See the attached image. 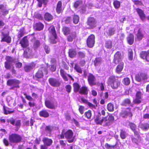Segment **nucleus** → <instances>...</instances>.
<instances>
[{
  "mask_svg": "<svg viewBox=\"0 0 149 149\" xmlns=\"http://www.w3.org/2000/svg\"><path fill=\"white\" fill-rule=\"evenodd\" d=\"M54 127L50 125L46 126L45 129V133L46 136H48V134H50L52 131L53 130Z\"/></svg>",
  "mask_w": 149,
  "mask_h": 149,
  "instance_id": "aec40b11",
  "label": "nucleus"
},
{
  "mask_svg": "<svg viewBox=\"0 0 149 149\" xmlns=\"http://www.w3.org/2000/svg\"><path fill=\"white\" fill-rule=\"evenodd\" d=\"M113 5L116 9L119 8L120 5V2L117 0H115L113 2Z\"/></svg>",
  "mask_w": 149,
  "mask_h": 149,
  "instance_id": "c03bdc74",
  "label": "nucleus"
},
{
  "mask_svg": "<svg viewBox=\"0 0 149 149\" xmlns=\"http://www.w3.org/2000/svg\"><path fill=\"white\" fill-rule=\"evenodd\" d=\"M1 41L6 42L8 43H10L11 42V38L7 34H4L3 35V37Z\"/></svg>",
  "mask_w": 149,
  "mask_h": 149,
  "instance_id": "cd10ccee",
  "label": "nucleus"
},
{
  "mask_svg": "<svg viewBox=\"0 0 149 149\" xmlns=\"http://www.w3.org/2000/svg\"><path fill=\"white\" fill-rule=\"evenodd\" d=\"M121 53L119 52H117L114 55L113 63L115 64H118L121 61Z\"/></svg>",
  "mask_w": 149,
  "mask_h": 149,
  "instance_id": "9d476101",
  "label": "nucleus"
},
{
  "mask_svg": "<svg viewBox=\"0 0 149 149\" xmlns=\"http://www.w3.org/2000/svg\"><path fill=\"white\" fill-rule=\"evenodd\" d=\"M79 111L81 114H83L84 111V107L82 106H79Z\"/></svg>",
  "mask_w": 149,
  "mask_h": 149,
  "instance_id": "0e129e2a",
  "label": "nucleus"
},
{
  "mask_svg": "<svg viewBox=\"0 0 149 149\" xmlns=\"http://www.w3.org/2000/svg\"><path fill=\"white\" fill-rule=\"evenodd\" d=\"M120 115L123 118H127V117H132V114L130 109L128 108L126 109L122 110L120 113Z\"/></svg>",
  "mask_w": 149,
  "mask_h": 149,
  "instance_id": "423d86ee",
  "label": "nucleus"
},
{
  "mask_svg": "<svg viewBox=\"0 0 149 149\" xmlns=\"http://www.w3.org/2000/svg\"><path fill=\"white\" fill-rule=\"evenodd\" d=\"M84 115L88 119H90L91 118L92 116L91 111V110H88V111L85 113Z\"/></svg>",
  "mask_w": 149,
  "mask_h": 149,
  "instance_id": "864d4df0",
  "label": "nucleus"
},
{
  "mask_svg": "<svg viewBox=\"0 0 149 149\" xmlns=\"http://www.w3.org/2000/svg\"><path fill=\"white\" fill-rule=\"evenodd\" d=\"M35 66V64L32 63L29 65H26L24 67L25 71L26 72H29Z\"/></svg>",
  "mask_w": 149,
  "mask_h": 149,
  "instance_id": "393cba45",
  "label": "nucleus"
},
{
  "mask_svg": "<svg viewBox=\"0 0 149 149\" xmlns=\"http://www.w3.org/2000/svg\"><path fill=\"white\" fill-rule=\"evenodd\" d=\"M120 136L122 139H124L127 136V134L125 132L121 130L120 131Z\"/></svg>",
  "mask_w": 149,
  "mask_h": 149,
  "instance_id": "603ef678",
  "label": "nucleus"
},
{
  "mask_svg": "<svg viewBox=\"0 0 149 149\" xmlns=\"http://www.w3.org/2000/svg\"><path fill=\"white\" fill-rule=\"evenodd\" d=\"M131 101L129 99H126L123 101L122 103V105L124 106H127L130 104Z\"/></svg>",
  "mask_w": 149,
  "mask_h": 149,
  "instance_id": "de8ad7c7",
  "label": "nucleus"
},
{
  "mask_svg": "<svg viewBox=\"0 0 149 149\" xmlns=\"http://www.w3.org/2000/svg\"><path fill=\"white\" fill-rule=\"evenodd\" d=\"M45 69V68L44 69H43V68H40L36 73L35 77L38 79L42 78L43 76L42 70H43Z\"/></svg>",
  "mask_w": 149,
  "mask_h": 149,
  "instance_id": "4be33fe9",
  "label": "nucleus"
},
{
  "mask_svg": "<svg viewBox=\"0 0 149 149\" xmlns=\"http://www.w3.org/2000/svg\"><path fill=\"white\" fill-rule=\"evenodd\" d=\"M133 53L132 49H129L128 50V56L129 59L130 60H132L133 59Z\"/></svg>",
  "mask_w": 149,
  "mask_h": 149,
  "instance_id": "79ce46f5",
  "label": "nucleus"
},
{
  "mask_svg": "<svg viewBox=\"0 0 149 149\" xmlns=\"http://www.w3.org/2000/svg\"><path fill=\"white\" fill-rule=\"evenodd\" d=\"M40 42L38 40H36L35 41L33 44V47L35 49H36L40 45Z\"/></svg>",
  "mask_w": 149,
  "mask_h": 149,
  "instance_id": "680f3d73",
  "label": "nucleus"
},
{
  "mask_svg": "<svg viewBox=\"0 0 149 149\" xmlns=\"http://www.w3.org/2000/svg\"><path fill=\"white\" fill-rule=\"evenodd\" d=\"M62 2L61 1H59L57 5L56 11L57 13L59 14L62 11Z\"/></svg>",
  "mask_w": 149,
  "mask_h": 149,
  "instance_id": "c756f323",
  "label": "nucleus"
},
{
  "mask_svg": "<svg viewBox=\"0 0 149 149\" xmlns=\"http://www.w3.org/2000/svg\"><path fill=\"white\" fill-rule=\"evenodd\" d=\"M95 36L92 34L89 36L87 40L86 43L88 46L90 48L93 47L95 43Z\"/></svg>",
  "mask_w": 149,
  "mask_h": 149,
  "instance_id": "39448f33",
  "label": "nucleus"
},
{
  "mask_svg": "<svg viewBox=\"0 0 149 149\" xmlns=\"http://www.w3.org/2000/svg\"><path fill=\"white\" fill-rule=\"evenodd\" d=\"M49 32L53 36L54 38L56 39V33L54 27L53 26H51L49 28Z\"/></svg>",
  "mask_w": 149,
  "mask_h": 149,
  "instance_id": "a878e982",
  "label": "nucleus"
},
{
  "mask_svg": "<svg viewBox=\"0 0 149 149\" xmlns=\"http://www.w3.org/2000/svg\"><path fill=\"white\" fill-rule=\"evenodd\" d=\"M94 120L97 124L102 125L103 124V125H104L107 120V117H102L99 113L95 116Z\"/></svg>",
  "mask_w": 149,
  "mask_h": 149,
  "instance_id": "20e7f679",
  "label": "nucleus"
},
{
  "mask_svg": "<svg viewBox=\"0 0 149 149\" xmlns=\"http://www.w3.org/2000/svg\"><path fill=\"white\" fill-rule=\"evenodd\" d=\"M10 122L12 125H15L16 127V131H17L20 127L21 125V120H19L15 121L14 120H11Z\"/></svg>",
  "mask_w": 149,
  "mask_h": 149,
  "instance_id": "4468645a",
  "label": "nucleus"
},
{
  "mask_svg": "<svg viewBox=\"0 0 149 149\" xmlns=\"http://www.w3.org/2000/svg\"><path fill=\"white\" fill-rule=\"evenodd\" d=\"M76 35L75 33H73L70 35L68 37L67 39L69 42H72L73 39L76 37Z\"/></svg>",
  "mask_w": 149,
  "mask_h": 149,
  "instance_id": "c9c22d12",
  "label": "nucleus"
},
{
  "mask_svg": "<svg viewBox=\"0 0 149 149\" xmlns=\"http://www.w3.org/2000/svg\"><path fill=\"white\" fill-rule=\"evenodd\" d=\"M24 34V32L22 30H21L18 33V37L20 38L23 36Z\"/></svg>",
  "mask_w": 149,
  "mask_h": 149,
  "instance_id": "338daca9",
  "label": "nucleus"
},
{
  "mask_svg": "<svg viewBox=\"0 0 149 149\" xmlns=\"http://www.w3.org/2000/svg\"><path fill=\"white\" fill-rule=\"evenodd\" d=\"M40 116L44 117H47L49 116V113L45 110H43L40 112Z\"/></svg>",
  "mask_w": 149,
  "mask_h": 149,
  "instance_id": "4c0bfd02",
  "label": "nucleus"
},
{
  "mask_svg": "<svg viewBox=\"0 0 149 149\" xmlns=\"http://www.w3.org/2000/svg\"><path fill=\"white\" fill-rule=\"evenodd\" d=\"M48 81L50 84L54 87H57L59 86L60 83L59 80L56 79L51 78L49 79Z\"/></svg>",
  "mask_w": 149,
  "mask_h": 149,
  "instance_id": "0eeeda50",
  "label": "nucleus"
},
{
  "mask_svg": "<svg viewBox=\"0 0 149 149\" xmlns=\"http://www.w3.org/2000/svg\"><path fill=\"white\" fill-rule=\"evenodd\" d=\"M3 109L4 113L5 114H10L13 113L14 111H10L9 110H7L6 109L5 106L3 107Z\"/></svg>",
  "mask_w": 149,
  "mask_h": 149,
  "instance_id": "e2e57ef3",
  "label": "nucleus"
},
{
  "mask_svg": "<svg viewBox=\"0 0 149 149\" xmlns=\"http://www.w3.org/2000/svg\"><path fill=\"white\" fill-rule=\"evenodd\" d=\"M114 120V117L112 115H109L108 118H107V120L105 122L104 126H107L111 124L110 122L113 121Z\"/></svg>",
  "mask_w": 149,
  "mask_h": 149,
  "instance_id": "5701e85b",
  "label": "nucleus"
},
{
  "mask_svg": "<svg viewBox=\"0 0 149 149\" xmlns=\"http://www.w3.org/2000/svg\"><path fill=\"white\" fill-rule=\"evenodd\" d=\"M96 22L93 17H90L88 20L87 24L90 28H93L96 26Z\"/></svg>",
  "mask_w": 149,
  "mask_h": 149,
  "instance_id": "ddd939ff",
  "label": "nucleus"
},
{
  "mask_svg": "<svg viewBox=\"0 0 149 149\" xmlns=\"http://www.w3.org/2000/svg\"><path fill=\"white\" fill-rule=\"evenodd\" d=\"M42 141L44 144L48 146H50L53 142L51 139L47 137H44L42 139Z\"/></svg>",
  "mask_w": 149,
  "mask_h": 149,
  "instance_id": "dca6fc26",
  "label": "nucleus"
},
{
  "mask_svg": "<svg viewBox=\"0 0 149 149\" xmlns=\"http://www.w3.org/2000/svg\"><path fill=\"white\" fill-rule=\"evenodd\" d=\"M56 69V65L55 63L54 64H52L50 70L52 71H54Z\"/></svg>",
  "mask_w": 149,
  "mask_h": 149,
  "instance_id": "774afa93",
  "label": "nucleus"
},
{
  "mask_svg": "<svg viewBox=\"0 0 149 149\" xmlns=\"http://www.w3.org/2000/svg\"><path fill=\"white\" fill-rule=\"evenodd\" d=\"M34 28L36 30L40 31L44 27V25L41 23L39 22L34 24L33 25Z\"/></svg>",
  "mask_w": 149,
  "mask_h": 149,
  "instance_id": "6ab92c4d",
  "label": "nucleus"
},
{
  "mask_svg": "<svg viewBox=\"0 0 149 149\" xmlns=\"http://www.w3.org/2000/svg\"><path fill=\"white\" fill-rule=\"evenodd\" d=\"M73 132L72 130H69L65 132L64 130L61 135L60 137L61 139H63L64 137L68 139L69 143H72L73 142L74 137L73 136Z\"/></svg>",
  "mask_w": 149,
  "mask_h": 149,
  "instance_id": "f257e3e1",
  "label": "nucleus"
},
{
  "mask_svg": "<svg viewBox=\"0 0 149 149\" xmlns=\"http://www.w3.org/2000/svg\"><path fill=\"white\" fill-rule=\"evenodd\" d=\"M79 92L80 94L86 95L88 93L87 88L84 86H82L80 88Z\"/></svg>",
  "mask_w": 149,
  "mask_h": 149,
  "instance_id": "b1692460",
  "label": "nucleus"
},
{
  "mask_svg": "<svg viewBox=\"0 0 149 149\" xmlns=\"http://www.w3.org/2000/svg\"><path fill=\"white\" fill-rule=\"evenodd\" d=\"M107 108L109 111L111 112L113 111L114 109L113 104L111 103L108 104L107 106Z\"/></svg>",
  "mask_w": 149,
  "mask_h": 149,
  "instance_id": "58836bf2",
  "label": "nucleus"
},
{
  "mask_svg": "<svg viewBox=\"0 0 149 149\" xmlns=\"http://www.w3.org/2000/svg\"><path fill=\"white\" fill-rule=\"evenodd\" d=\"M20 43L22 47L25 48L27 47L29 44L27 37L25 36L21 40Z\"/></svg>",
  "mask_w": 149,
  "mask_h": 149,
  "instance_id": "2eb2a0df",
  "label": "nucleus"
},
{
  "mask_svg": "<svg viewBox=\"0 0 149 149\" xmlns=\"http://www.w3.org/2000/svg\"><path fill=\"white\" fill-rule=\"evenodd\" d=\"M63 31L65 35H67L69 33V28L67 27H64L63 28Z\"/></svg>",
  "mask_w": 149,
  "mask_h": 149,
  "instance_id": "052dcab7",
  "label": "nucleus"
},
{
  "mask_svg": "<svg viewBox=\"0 0 149 149\" xmlns=\"http://www.w3.org/2000/svg\"><path fill=\"white\" fill-rule=\"evenodd\" d=\"M73 22L75 24L78 23L79 20V17L77 15H74L73 17Z\"/></svg>",
  "mask_w": 149,
  "mask_h": 149,
  "instance_id": "09e8293b",
  "label": "nucleus"
},
{
  "mask_svg": "<svg viewBox=\"0 0 149 149\" xmlns=\"http://www.w3.org/2000/svg\"><path fill=\"white\" fill-rule=\"evenodd\" d=\"M31 50L28 48L24 50L23 55L24 57L27 58L29 57V56L31 55Z\"/></svg>",
  "mask_w": 149,
  "mask_h": 149,
  "instance_id": "2f4dec72",
  "label": "nucleus"
},
{
  "mask_svg": "<svg viewBox=\"0 0 149 149\" xmlns=\"http://www.w3.org/2000/svg\"><path fill=\"white\" fill-rule=\"evenodd\" d=\"M128 126L132 130H134L136 129V126L135 124L132 123H129Z\"/></svg>",
  "mask_w": 149,
  "mask_h": 149,
  "instance_id": "6e6d98bb",
  "label": "nucleus"
},
{
  "mask_svg": "<svg viewBox=\"0 0 149 149\" xmlns=\"http://www.w3.org/2000/svg\"><path fill=\"white\" fill-rule=\"evenodd\" d=\"M116 30L114 28H111L107 32V34L109 36H111L114 34Z\"/></svg>",
  "mask_w": 149,
  "mask_h": 149,
  "instance_id": "49530a36",
  "label": "nucleus"
},
{
  "mask_svg": "<svg viewBox=\"0 0 149 149\" xmlns=\"http://www.w3.org/2000/svg\"><path fill=\"white\" fill-rule=\"evenodd\" d=\"M147 52H142L140 54L141 58L144 59H146L147 61Z\"/></svg>",
  "mask_w": 149,
  "mask_h": 149,
  "instance_id": "8fccbe9b",
  "label": "nucleus"
},
{
  "mask_svg": "<svg viewBox=\"0 0 149 149\" xmlns=\"http://www.w3.org/2000/svg\"><path fill=\"white\" fill-rule=\"evenodd\" d=\"M112 42L110 40L107 41L105 42V47L108 49L111 48Z\"/></svg>",
  "mask_w": 149,
  "mask_h": 149,
  "instance_id": "37998d69",
  "label": "nucleus"
},
{
  "mask_svg": "<svg viewBox=\"0 0 149 149\" xmlns=\"http://www.w3.org/2000/svg\"><path fill=\"white\" fill-rule=\"evenodd\" d=\"M102 62V58L100 57L96 58L94 61V65L95 66L99 65Z\"/></svg>",
  "mask_w": 149,
  "mask_h": 149,
  "instance_id": "473e14b6",
  "label": "nucleus"
},
{
  "mask_svg": "<svg viewBox=\"0 0 149 149\" xmlns=\"http://www.w3.org/2000/svg\"><path fill=\"white\" fill-rule=\"evenodd\" d=\"M147 78V75L144 73H139L136 75V80L139 81H141L142 80H144Z\"/></svg>",
  "mask_w": 149,
  "mask_h": 149,
  "instance_id": "9b49d317",
  "label": "nucleus"
},
{
  "mask_svg": "<svg viewBox=\"0 0 149 149\" xmlns=\"http://www.w3.org/2000/svg\"><path fill=\"white\" fill-rule=\"evenodd\" d=\"M53 16L48 13H46L45 14L44 18L47 21H51L53 19Z\"/></svg>",
  "mask_w": 149,
  "mask_h": 149,
  "instance_id": "bb28decb",
  "label": "nucleus"
},
{
  "mask_svg": "<svg viewBox=\"0 0 149 149\" xmlns=\"http://www.w3.org/2000/svg\"><path fill=\"white\" fill-rule=\"evenodd\" d=\"M77 54V52L75 49H71L69 50V55L71 58H73Z\"/></svg>",
  "mask_w": 149,
  "mask_h": 149,
  "instance_id": "c85d7f7f",
  "label": "nucleus"
},
{
  "mask_svg": "<svg viewBox=\"0 0 149 149\" xmlns=\"http://www.w3.org/2000/svg\"><path fill=\"white\" fill-rule=\"evenodd\" d=\"M134 4L137 6H141L143 5L142 2L141 1L135 0H132Z\"/></svg>",
  "mask_w": 149,
  "mask_h": 149,
  "instance_id": "13d9d810",
  "label": "nucleus"
},
{
  "mask_svg": "<svg viewBox=\"0 0 149 149\" xmlns=\"http://www.w3.org/2000/svg\"><path fill=\"white\" fill-rule=\"evenodd\" d=\"M88 80L90 85L93 86L95 85V78L93 74H89L88 76Z\"/></svg>",
  "mask_w": 149,
  "mask_h": 149,
  "instance_id": "f8f14e48",
  "label": "nucleus"
},
{
  "mask_svg": "<svg viewBox=\"0 0 149 149\" xmlns=\"http://www.w3.org/2000/svg\"><path fill=\"white\" fill-rule=\"evenodd\" d=\"M19 83L20 82L18 80L15 79H9L7 82L8 85L17 88H19Z\"/></svg>",
  "mask_w": 149,
  "mask_h": 149,
  "instance_id": "6e6552de",
  "label": "nucleus"
},
{
  "mask_svg": "<svg viewBox=\"0 0 149 149\" xmlns=\"http://www.w3.org/2000/svg\"><path fill=\"white\" fill-rule=\"evenodd\" d=\"M60 72L61 76L65 81H68V77H69L71 80H74L72 77L69 74H67L63 70L61 69L60 70Z\"/></svg>",
  "mask_w": 149,
  "mask_h": 149,
  "instance_id": "1a4fd4ad",
  "label": "nucleus"
},
{
  "mask_svg": "<svg viewBox=\"0 0 149 149\" xmlns=\"http://www.w3.org/2000/svg\"><path fill=\"white\" fill-rule=\"evenodd\" d=\"M130 83V80L129 78L126 77L124 78L123 80V83L126 85H128Z\"/></svg>",
  "mask_w": 149,
  "mask_h": 149,
  "instance_id": "4d7b16f0",
  "label": "nucleus"
},
{
  "mask_svg": "<svg viewBox=\"0 0 149 149\" xmlns=\"http://www.w3.org/2000/svg\"><path fill=\"white\" fill-rule=\"evenodd\" d=\"M139 127L141 128L142 130L146 131L148 130L149 128V124L148 123H140L139 124Z\"/></svg>",
  "mask_w": 149,
  "mask_h": 149,
  "instance_id": "412c9836",
  "label": "nucleus"
},
{
  "mask_svg": "<svg viewBox=\"0 0 149 149\" xmlns=\"http://www.w3.org/2000/svg\"><path fill=\"white\" fill-rule=\"evenodd\" d=\"M108 83L113 89L117 88L120 84L117 77L114 76L109 77L108 79Z\"/></svg>",
  "mask_w": 149,
  "mask_h": 149,
  "instance_id": "f03ea898",
  "label": "nucleus"
},
{
  "mask_svg": "<svg viewBox=\"0 0 149 149\" xmlns=\"http://www.w3.org/2000/svg\"><path fill=\"white\" fill-rule=\"evenodd\" d=\"M127 41L128 43L130 45L133 44L134 41V36L132 34L130 35L127 38Z\"/></svg>",
  "mask_w": 149,
  "mask_h": 149,
  "instance_id": "7c9ffc66",
  "label": "nucleus"
},
{
  "mask_svg": "<svg viewBox=\"0 0 149 149\" xmlns=\"http://www.w3.org/2000/svg\"><path fill=\"white\" fill-rule=\"evenodd\" d=\"M6 62H8L10 63L15 62L14 59L9 56H6Z\"/></svg>",
  "mask_w": 149,
  "mask_h": 149,
  "instance_id": "bf43d9fd",
  "label": "nucleus"
},
{
  "mask_svg": "<svg viewBox=\"0 0 149 149\" xmlns=\"http://www.w3.org/2000/svg\"><path fill=\"white\" fill-rule=\"evenodd\" d=\"M137 39L139 40H141L143 37V35L140 30L138 31L137 33L136 34Z\"/></svg>",
  "mask_w": 149,
  "mask_h": 149,
  "instance_id": "a18cd8bd",
  "label": "nucleus"
},
{
  "mask_svg": "<svg viewBox=\"0 0 149 149\" xmlns=\"http://www.w3.org/2000/svg\"><path fill=\"white\" fill-rule=\"evenodd\" d=\"M45 104L46 106L48 108L51 109H54V105L53 101L49 100H46L45 101Z\"/></svg>",
  "mask_w": 149,
  "mask_h": 149,
  "instance_id": "a211bd4d",
  "label": "nucleus"
},
{
  "mask_svg": "<svg viewBox=\"0 0 149 149\" xmlns=\"http://www.w3.org/2000/svg\"><path fill=\"white\" fill-rule=\"evenodd\" d=\"M123 63H121L117 67L116 69V72L117 73H120L122 70L123 68Z\"/></svg>",
  "mask_w": 149,
  "mask_h": 149,
  "instance_id": "72a5a7b5",
  "label": "nucleus"
},
{
  "mask_svg": "<svg viewBox=\"0 0 149 149\" xmlns=\"http://www.w3.org/2000/svg\"><path fill=\"white\" fill-rule=\"evenodd\" d=\"M74 70L78 72L79 73H82V70L81 68L76 63L75 64V66L74 68Z\"/></svg>",
  "mask_w": 149,
  "mask_h": 149,
  "instance_id": "a19ab883",
  "label": "nucleus"
},
{
  "mask_svg": "<svg viewBox=\"0 0 149 149\" xmlns=\"http://www.w3.org/2000/svg\"><path fill=\"white\" fill-rule=\"evenodd\" d=\"M87 105L91 109H92L93 110H94V109H96L97 108V105H94L89 102H87Z\"/></svg>",
  "mask_w": 149,
  "mask_h": 149,
  "instance_id": "5fc2aeb1",
  "label": "nucleus"
},
{
  "mask_svg": "<svg viewBox=\"0 0 149 149\" xmlns=\"http://www.w3.org/2000/svg\"><path fill=\"white\" fill-rule=\"evenodd\" d=\"M0 9L3 14L6 15L8 13V10H6V8L3 5H0Z\"/></svg>",
  "mask_w": 149,
  "mask_h": 149,
  "instance_id": "e433bc0d",
  "label": "nucleus"
},
{
  "mask_svg": "<svg viewBox=\"0 0 149 149\" xmlns=\"http://www.w3.org/2000/svg\"><path fill=\"white\" fill-rule=\"evenodd\" d=\"M74 91L75 93L79 92L80 88L79 85L77 83H74L73 84Z\"/></svg>",
  "mask_w": 149,
  "mask_h": 149,
  "instance_id": "f704fd0d",
  "label": "nucleus"
},
{
  "mask_svg": "<svg viewBox=\"0 0 149 149\" xmlns=\"http://www.w3.org/2000/svg\"><path fill=\"white\" fill-rule=\"evenodd\" d=\"M8 139L10 143L15 144L20 142L22 139L21 136L20 135L15 133L12 134L10 135Z\"/></svg>",
  "mask_w": 149,
  "mask_h": 149,
  "instance_id": "7ed1b4c3",
  "label": "nucleus"
},
{
  "mask_svg": "<svg viewBox=\"0 0 149 149\" xmlns=\"http://www.w3.org/2000/svg\"><path fill=\"white\" fill-rule=\"evenodd\" d=\"M105 146V147L108 149H119V147L117 148L116 146L115 145L114 146H111L108 143H106Z\"/></svg>",
  "mask_w": 149,
  "mask_h": 149,
  "instance_id": "ea45409f",
  "label": "nucleus"
},
{
  "mask_svg": "<svg viewBox=\"0 0 149 149\" xmlns=\"http://www.w3.org/2000/svg\"><path fill=\"white\" fill-rule=\"evenodd\" d=\"M38 2V5L39 7L42 6V3L45 5L47 2V0H37Z\"/></svg>",
  "mask_w": 149,
  "mask_h": 149,
  "instance_id": "3c124183",
  "label": "nucleus"
},
{
  "mask_svg": "<svg viewBox=\"0 0 149 149\" xmlns=\"http://www.w3.org/2000/svg\"><path fill=\"white\" fill-rule=\"evenodd\" d=\"M82 3V2L81 1H77L75 2L74 5V7L76 8H77L79 5L81 4Z\"/></svg>",
  "mask_w": 149,
  "mask_h": 149,
  "instance_id": "69168bd1",
  "label": "nucleus"
},
{
  "mask_svg": "<svg viewBox=\"0 0 149 149\" xmlns=\"http://www.w3.org/2000/svg\"><path fill=\"white\" fill-rule=\"evenodd\" d=\"M136 10L141 19L142 21H144L145 19L146 16L143 11L139 8L136 9Z\"/></svg>",
  "mask_w": 149,
  "mask_h": 149,
  "instance_id": "f3484780",
  "label": "nucleus"
}]
</instances>
